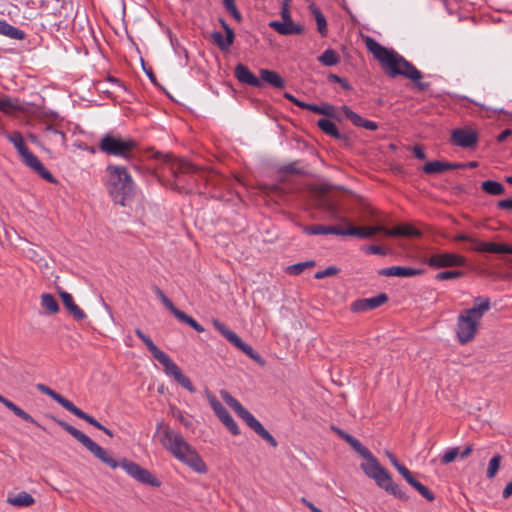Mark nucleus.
Wrapping results in <instances>:
<instances>
[{"mask_svg":"<svg viewBox=\"0 0 512 512\" xmlns=\"http://www.w3.org/2000/svg\"><path fill=\"white\" fill-rule=\"evenodd\" d=\"M154 157L162 161V171L151 174L164 186L179 193H192L201 181L207 182L205 171L188 160L177 159L170 154L156 152Z\"/></svg>","mask_w":512,"mask_h":512,"instance_id":"1","label":"nucleus"},{"mask_svg":"<svg viewBox=\"0 0 512 512\" xmlns=\"http://www.w3.org/2000/svg\"><path fill=\"white\" fill-rule=\"evenodd\" d=\"M51 419L72 437H74L79 443H81L90 453L93 454L95 458L110 468L116 469L117 467H121L127 472L128 475L140 483L148 484L153 487H159L161 485L160 481L149 470L141 467L133 461L127 460L126 458H122L119 462L116 461L104 448L94 442L82 431L78 430L64 420L58 419L54 416H51Z\"/></svg>","mask_w":512,"mask_h":512,"instance_id":"2","label":"nucleus"},{"mask_svg":"<svg viewBox=\"0 0 512 512\" xmlns=\"http://www.w3.org/2000/svg\"><path fill=\"white\" fill-rule=\"evenodd\" d=\"M366 47L373 56L381 63L382 68L391 78L404 76L412 80L416 87L424 91L428 88L429 83L421 82L422 73L403 56L392 49H388L372 38L366 39Z\"/></svg>","mask_w":512,"mask_h":512,"instance_id":"3","label":"nucleus"},{"mask_svg":"<svg viewBox=\"0 0 512 512\" xmlns=\"http://www.w3.org/2000/svg\"><path fill=\"white\" fill-rule=\"evenodd\" d=\"M156 434L162 446L175 458L198 473L206 472V465L195 449L180 434L162 422L157 424Z\"/></svg>","mask_w":512,"mask_h":512,"instance_id":"4","label":"nucleus"},{"mask_svg":"<svg viewBox=\"0 0 512 512\" xmlns=\"http://www.w3.org/2000/svg\"><path fill=\"white\" fill-rule=\"evenodd\" d=\"M490 308L491 303L488 297H476L471 308L463 309L459 313L455 332L460 344H467L475 338L481 319Z\"/></svg>","mask_w":512,"mask_h":512,"instance_id":"5","label":"nucleus"},{"mask_svg":"<svg viewBox=\"0 0 512 512\" xmlns=\"http://www.w3.org/2000/svg\"><path fill=\"white\" fill-rule=\"evenodd\" d=\"M107 190L113 201L125 206L135 193V184L126 167L109 164L106 167Z\"/></svg>","mask_w":512,"mask_h":512,"instance_id":"6","label":"nucleus"},{"mask_svg":"<svg viewBox=\"0 0 512 512\" xmlns=\"http://www.w3.org/2000/svg\"><path fill=\"white\" fill-rule=\"evenodd\" d=\"M221 398L225 403L240 417L247 426L252 429L258 436L265 440L270 446L277 447L276 439L264 428V426L235 399L228 391H220Z\"/></svg>","mask_w":512,"mask_h":512,"instance_id":"7","label":"nucleus"},{"mask_svg":"<svg viewBox=\"0 0 512 512\" xmlns=\"http://www.w3.org/2000/svg\"><path fill=\"white\" fill-rule=\"evenodd\" d=\"M137 148V142L132 138H123L117 133L104 134L98 143V149L107 154L130 160L133 151Z\"/></svg>","mask_w":512,"mask_h":512,"instance_id":"8","label":"nucleus"},{"mask_svg":"<svg viewBox=\"0 0 512 512\" xmlns=\"http://www.w3.org/2000/svg\"><path fill=\"white\" fill-rule=\"evenodd\" d=\"M426 264L432 268L463 267L466 265V259L458 254L449 252H438L431 254L425 260Z\"/></svg>","mask_w":512,"mask_h":512,"instance_id":"9","label":"nucleus"},{"mask_svg":"<svg viewBox=\"0 0 512 512\" xmlns=\"http://www.w3.org/2000/svg\"><path fill=\"white\" fill-rule=\"evenodd\" d=\"M206 397L214 413L219 418V420L224 424V426L233 435H239L240 429L235 420L233 419V417L231 416V414L228 412V410L217 400V398L211 392L206 391Z\"/></svg>","mask_w":512,"mask_h":512,"instance_id":"10","label":"nucleus"},{"mask_svg":"<svg viewBox=\"0 0 512 512\" xmlns=\"http://www.w3.org/2000/svg\"><path fill=\"white\" fill-rule=\"evenodd\" d=\"M159 363L163 365L166 374L173 377L174 380L182 387L191 393L196 392V388L192 384L191 380L182 373L181 369L170 359L168 355Z\"/></svg>","mask_w":512,"mask_h":512,"instance_id":"11","label":"nucleus"},{"mask_svg":"<svg viewBox=\"0 0 512 512\" xmlns=\"http://www.w3.org/2000/svg\"><path fill=\"white\" fill-rule=\"evenodd\" d=\"M364 459L366 462L362 463L360 468L366 476L373 479L379 485L389 475L388 471L381 466L378 459L372 453Z\"/></svg>","mask_w":512,"mask_h":512,"instance_id":"12","label":"nucleus"},{"mask_svg":"<svg viewBox=\"0 0 512 512\" xmlns=\"http://www.w3.org/2000/svg\"><path fill=\"white\" fill-rule=\"evenodd\" d=\"M21 159L27 167L31 168L41 178L52 184L57 183L56 178L32 152L26 151L21 155Z\"/></svg>","mask_w":512,"mask_h":512,"instance_id":"13","label":"nucleus"},{"mask_svg":"<svg viewBox=\"0 0 512 512\" xmlns=\"http://www.w3.org/2000/svg\"><path fill=\"white\" fill-rule=\"evenodd\" d=\"M451 141L461 148H473L478 142V133L473 129L458 128L452 131Z\"/></svg>","mask_w":512,"mask_h":512,"instance_id":"14","label":"nucleus"},{"mask_svg":"<svg viewBox=\"0 0 512 512\" xmlns=\"http://www.w3.org/2000/svg\"><path fill=\"white\" fill-rule=\"evenodd\" d=\"M388 301L386 293H380L371 298L358 299L351 304V311L359 313L378 308Z\"/></svg>","mask_w":512,"mask_h":512,"instance_id":"15","label":"nucleus"},{"mask_svg":"<svg viewBox=\"0 0 512 512\" xmlns=\"http://www.w3.org/2000/svg\"><path fill=\"white\" fill-rule=\"evenodd\" d=\"M379 232L384 233V226L378 225L375 227H354L350 225L346 229L340 228V236H354L361 239L371 238Z\"/></svg>","mask_w":512,"mask_h":512,"instance_id":"16","label":"nucleus"},{"mask_svg":"<svg viewBox=\"0 0 512 512\" xmlns=\"http://www.w3.org/2000/svg\"><path fill=\"white\" fill-rule=\"evenodd\" d=\"M470 250L481 253H498V254H512V247L507 244H500L494 242H480L477 241L476 245L470 246Z\"/></svg>","mask_w":512,"mask_h":512,"instance_id":"17","label":"nucleus"},{"mask_svg":"<svg viewBox=\"0 0 512 512\" xmlns=\"http://www.w3.org/2000/svg\"><path fill=\"white\" fill-rule=\"evenodd\" d=\"M423 273L422 269H416L411 267L404 266H391L387 268L380 269L378 274L381 276L387 277H413L417 275H421Z\"/></svg>","mask_w":512,"mask_h":512,"instance_id":"18","label":"nucleus"},{"mask_svg":"<svg viewBox=\"0 0 512 512\" xmlns=\"http://www.w3.org/2000/svg\"><path fill=\"white\" fill-rule=\"evenodd\" d=\"M235 77L241 83L260 88L262 87V81L256 77L245 65L239 63L235 67Z\"/></svg>","mask_w":512,"mask_h":512,"instance_id":"19","label":"nucleus"},{"mask_svg":"<svg viewBox=\"0 0 512 512\" xmlns=\"http://www.w3.org/2000/svg\"><path fill=\"white\" fill-rule=\"evenodd\" d=\"M60 297L62 299L64 306L75 320L81 321L86 318V314L78 305L74 303L73 297L70 293L61 291Z\"/></svg>","mask_w":512,"mask_h":512,"instance_id":"20","label":"nucleus"},{"mask_svg":"<svg viewBox=\"0 0 512 512\" xmlns=\"http://www.w3.org/2000/svg\"><path fill=\"white\" fill-rule=\"evenodd\" d=\"M384 234L391 237H420L422 235L420 230L411 225H399L391 229L384 227Z\"/></svg>","mask_w":512,"mask_h":512,"instance_id":"21","label":"nucleus"},{"mask_svg":"<svg viewBox=\"0 0 512 512\" xmlns=\"http://www.w3.org/2000/svg\"><path fill=\"white\" fill-rule=\"evenodd\" d=\"M43 138L50 144L65 146L66 135L53 125H47L43 131Z\"/></svg>","mask_w":512,"mask_h":512,"instance_id":"22","label":"nucleus"},{"mask_svg":"<svg viewBox=\"0 0 512 512\" xmlns=\"http://www.w3.org/2000/svg\"><path fill=\"white\" fill-rule=\"evenodd\" d=\"M0 402L22 420L41 428V425L31 415L14 404L12 401L5 398L3 395H0Z\"/></svg>","mask_w":512,"mask_h":512,"instance_id":"23","label":"nucleus"},{"mask_svg":"<svg viewBox=\"0 0 512 512\" xmlns=\"http://www.w3.org/2000/svg\"><path fill=\"white\" fill-rule=\"evenodd\" d=\"M380 488L384 489L387 493L393 495L402 501H407V494L399 487L398 484L394 483L390 474L387 475V478L383 479L381 483L378 485Z\"/></svg>","mask_w":512,"mask_h":512,"instance_id":"24","label":"nucleus"},{"mask_svg":"<svg viewBox=\"0 0 512 512\" xmlns=\"http://www.w3.org/2000/svg\"><path fill=\"white\" fill-rule=\"evenodd\" d=\"M36 388L43 394L45 395H48L49 397H51L54 401H56L59 405H61L64 409H66L67 411L70 410V408L72 407L73 403L68 400L67 398H65L64 396H62L61 394L57 393L56 391H54L53 389H51L50 387H48L47 385L45 384H42V383H38L36 385Z\"/></svg>","mask_w":512,"mask_h":512,"instance_id":"25","label":"nucleus"},{"mask_svg":"<svg viewBox=\"0 0 512 512\" xmlns=\"http://www.w3.org/2000/svg\"><path fill=\"white\" fill-rule=\"evenodd\" d=\"M262 84L265 82L271 85L274 88H284L285 81L284 79L276 72L268 69L260 70V78Z\"/></svg>","mask_w":512,"mask_h":512,"instance_id":"26","label":"nucleus"},{"mask_svg":"<svg viewBox=\"0 0 512 512\" xmlns=\"http://www.w3.org/2000/svg\"><path fill=\"white\" fill-rule=\"evenodd\" d=\"M303 231L306 234L309 235H327V234H334V235H340V227L339 226H326V225H310V226H304Z\"/></svg>","mask_w":512,"mask_h":512,"instance_id":"27","label":"nucleus"},{"mask_svg":"<svg viewBox=\"0 0 512 512\" xmlns=\"http://www.w3.org/2000/svg\"><path fill=\"white\" fill-rule=\"evenodd\" d=\"M282 21H271L269 26L282 35H288V0H283L281 8Z\"/></svg>","mask_w":512,"mask_h":512,"instance_id":"28","label":"nucleus"},{"mask_svg":"<svg viewBox=\"0 0 512 512\" xmlns=\"http://www.w3.org/2000/svg\"><path fill=\"white\" fill-rule=\"evenodd\" d=\"M135 334L138 336L139 339H141L144 344L146 345L147 349L151 352V354L153 355V357L157 360V361H161L162 359H164L167 354L165 352H163L162 350H160L154 343L153 341L151 340L150 337H148L147 335H145L142 330H140L139 328L135 329Z\"/></svg>","mask_w":512,"mask_h":512,"instance_id":"29","label":"nucleus"},{"mask_svg":"<svg viewBox=\"0 0 512 512\" xmlns=\"http://www.w3.org/2000/svg\"><path fill=\"white\" fill-rule=\"evenodd\" d=\"M211 38L215 42V44L218 46V48L222 51H226L230 48V46L234 43L235 40V33L229 32L224 37L221 32L214 31L211 34Z\"/></svg>","mask_w":512,"mask_h":512,"instance_id":"30","label":"nucleus"},{"mask_svg":"<svg viewBox=\"0 0 512 512\" xmlns=\"http://www.w3.org/2000/svg\"><path fill=\"white\" fill-rule=\"evenodd\" d=\"M236 348L241 350L244 354H246L249 358L253 359L256 362H261L260 355L254 351V349L245 343L237 334L230 341Z\"/></svg>","mask_w":512,"mask_h":512,"instance_id":"31","label":"nucleus"},{"mask_svg":"<svg viewBox=\"0 0 512 512\" xmlns=\"http://www.w3.org/2000/svg\"><path fill=\"white\" fill-rule=\"evenodd\" d=\"M457 165L441 162V161H430L423 166V171L426 174H439L448 170H452Z\"/></svg>","mask_w":512,"mask_h":512,"instance_id":"32","label":"nucleus"},{"mask_svg":"<svg viewBox=\"0 0 512 512\" xmlns=\"http://www.w3.org/2000/svg\"><path fill=\"white\" fill-rule=\"evenodd\" d=\"M317 126L327 135L335 138L342 139V135L339 133L337 126L334 122L327 118H321L317 121Z\"/></svg>","mask_w":512,"mask_h":512,"instance_id":"33","label":"nucleus"},{"mask_svg":"<svg viewBox=\"0 0 512 512\" xmlns=\"http://www.w3.org/2000/svg\"><path fill=\"white\" fill-rule=\"evenodd\" d=\"M69 412L72 413L73 415H75L76 417L86 421L87 423H89L90 425L94 426L95 428H97L99 430L104 429V426L97 419H95L93 416L89 415L88 413L82 411L80 408H78L74 404L70 408Z\"/></svg>","mask_w":512,"mask_h":512,"instance_id":"34","label":"nucleus"},{"mask_svg":"<svg viewBox=\"0 0 512 512\" xmlns=\"http://www.w3.org/2000/svg\"><path fill=\"white\" fill-rule=\"evenodd\" d=\"M8 502L16 507H26L34 503V498L27 492H20L14 497H9Z\"/></svg>","mask_w":512,"mask_h":512,"instance_id":"35","label":"nucleus"},{"mask_svg":"<svg viewBox=\"0 0 512 512\" xmlns=\"http://www.w3.org/2000/svg\"><path fill=\"white\" fill-rule=\"evenodd\" d=\"M174 317L177 318L179 321L189 325L190 327H192L194 330H196L197 332L201 333V332H204V327L199 324L196 320H194L191 316H189L188 314H186L185 312L179 310L178 308L176 309V311L173 313Z\"/></svg>","mask_w":512,"mask_h":512,"instance_id":"36","label":"nucleus"},{"mask_svg":"<svg viewBox=\"0 0 512 512\" xmlns=\"http://www.w3.org/2000/svg\"><path fill=\"white\" fill-rule=\"evenodd\" d=\"M481 188L485 193L493 196L501 195L505 191L504 186L500 182L493 180H486L482 182Z\"/></svg>","mask_w":512,"mask_h":512,"instance_id":"37","label":"nucleus"},{"mask_svg":"<svg viewBox=\"0 0 512 512\" xmlns=\"http://www.w3.org/2000/svg\"><path fill=\"white\" fill-rule=\"evenodd\" d=\"M7 139L14 145L20 156L29 150L25 145L23 136L20 132L14 131L12 133H9L7 135Z\"/></svg>","mask_w":512,"mask_h":512,"instance_id":"38","label":"nucleus"},{"mask_svg":"<svg viewBox=\"0 0 512 512\" xmlns=\"http://www.w3.org/2000/svg\"><path fill=\"white\" fill-rule=\"evenodd\" d=\"M318 61L325 66H334L340 62V56L335 50L327 49L318 57Z\"/></svg>","mask_w":512,"mask_h":512,"instance_id":"39","label":"nucleus"},{"mask_svg":"<svg viewBox=\"0 0 512 512\" xmlns=\"http://www.w3.org/2000/svg\"><path fill=\"white\" fill-rule=\"evenodd\" d=\"M23 107L18 100L5 96L0 99V111L4 113H10L12 111H22Z\"/></svg>","mask_w":512,"mask_h":512,"instance_id":"40","label":"nucleus"},{"mask_svg":"<svg viewBox=\"0 0 512 512\" xmlns=\"http://www.w3.org/2000/svg\"><path fill=\"white\" fill-rule=\"evenodd\" d=\"M41 305L50 314H55L59 311V305L52 294H42Z\"/></svg>","mask_w":512,"mask_h":512,"instance_id":"41","label":"nucleus"},{"mask_svg":"<svg viewBox=\"0 0 512 512\" xmlns=\"http://www.w3.org/2000/svg\"><path fill=\"white\" fill-rule=\"evenodd\" d=\"M312 14L317 24V30L322 36L327 35V22L323 13L316 7L311 6Z\"/></svg>","mask_w":512,"mask_h":512,"instance_id":"42","label":"nucleus"},{"mask_svg":"<svg viewBox=\"0 0 512 512\" xmlns=\"http://www.w3.org/2000/svg\"><path fill=\"white\" fill-rule=\"evenodd\" d=\"M501 461H502V456L500 454H496L490 459L488 468L486 471V476L488 479H493L496 476V474L500 468Z\"/></svg>","mask_w":512,"mask_h":512,"instance_id":"43","label":"nucleus"},{"mask_svg":"<svg viewBox=\"0 0 512 512\" xmlns=\"http://www.w3.org/2000/svg\"><path fill=\"white\" fill-rule=\"evenodd\" d=\"M213 323V326L215 327V329L227 340V341H231L233 339V337L236 335L235 332H233L232 330H230L224 323H222L221 321H219L218 319H213L212 321Z\"/></svg>","mask_w":512,"mask_h":512,"instance_id":"44","label":"nucleus"},{"mask_svg":"<svg viewBox=\"0 0 512 512\" xmlns=\"http://www.w3.org/2000/svg\"><path fill=\"white\" fill-rule=\"evenodd\" d=\"M347 443L363 458L370 456L371 452L355 437H347Z\"/></svg>","mask_w":512,"mask_h":512,"instance_id":"45","label":"nucleus"},{"mask_svg":"<svg viewBox=\"0 0 512 512\" xmlns=\"http://www.w3.org/2000/svg\"><path fill=\"white\" fill-rule=\"evenodd\" d=\"M3 36L13 40H23L26 37V33L23 30L8 23Z\"/></svg>","mask_w":512,"mask_h":512,"instance_id":"46","label":"nucleus"},{"mask_svg":"<svg viewBox=\"0 0 512 512\" xmlns=\"http://www.w3.org/2000/svg\"><path fill=\"white\" fill-rule=\"evenodd\" d=\"M153 291L156 296L160 299L163 305L173 314L177 307L173 304V302L164 294V292L158 287L153 286Z\"/></svg>","mask_w":512,"mask_h":512,"instance_id":"47","label":"nucleus"},{"mask_svg":"<svg viewBox=\"0 0 512 512\" xmlns=\"http://www.w3.org/2000/svg\"><path fill=\"white\" fill-rule=\"evenodd\" d=\"M343 114L345 115V117L350 120L353 125L357 126V127H360L361 126V123L363 121V118L355 113L354 111H352L348 106L344 105L342 106L341 108Z\"/></svg>","mask_w":512,"mask_h":512,"instance_id":"48","label":"nucleus"},{"mask_svg":"<svg viewBox=\"0 0 512 512\" xmlns=\"http://www.w3.org/2000/svg\"><path fill=\"white\" fill-rule=\"evenodd\" d=\"M463 275H464L463 271L449 270V271L439 272L438 274H436L435 278H436V280L444 281V280L457 279V278L462 277Z\"/></svg>","mask_w":512,"mask_h":512,"instance_id":"49","label":"nucleus"},{"mask_svg":"<svg viewBox=\"0 0 512 512\" xmlns=\"http://www.w3.org/2000/svg\"><path fill=\"white\" fill-rule=\"evenodd\" d=\"M314 266L315 262L312 260L290 265V274L292 273L298 275L302 273L306 268H311Z\"/></svg>","mask_w":512,"mask_h":512,"instance_id":"50","label":"nucleus"},{"mask_svg":"<svg viewBox=\"0 0 512 512\" xmlns=\"http://www.w3.org/2000/svg\"><path fill=\"white\" fill-rule=\"evenodd\" d=\"M459 455V448L455 447L446 451L441 457V463L446 465L453 462Z\"/></svg>","mask_w":512,"mask_h":512,"instance_id":"51","label":"nucleus"},{"mask_svg":"<svg viewBox=\"0 0 512 512\" xmlns=\"http://www.w3.org/2000/svg\"><path fill=\"white\" fill-rule=\"evenodd\" d=\"M170 412L174 418H176L178 421H180L184 425V427H186V428L192 427V422L187 420L184 417L183 412L181 410H179L176 407H171Z\"/></svg>","mask_w":512,"mask_h":512,"instance_id":"52","label":"nucleus"},{"mask_svg":"<svg viewBox=\"0 0 512 512\" xmlns=\"http://www.w3.org/2000/svg\"><path fill=\"white\" fill-rule=\"evenodd\" d=\"M338 271H339L338 268H336L334 266H329L324 270L316 272L314 277L316 279H323L328 276L336 275L338 273Z\"/></svg>","mask_w":512,"mask_h":512,"instance_id":"53","label":"nucleus"},{"mask_svg":"<svg viewBox=\"0 0 512 512\" xmlns=\"http://www.w3.org/2000/svg\"><path fill=\"white\" fill-rule=\"evenodd\" d=\"M415 489L428 501H433L435 499L434 494L422 483H419Z\"/></svg>","mask_w":512,"mask_h":512,"instance_id":"54","label":"nucleus"},{"mask_svg":"<svg viewBox=\"0 0 512 512\" xmlns=\"http://www.w3.org/2000/svg\"><path fill=\"white\" fill-rule=\"evenodd\" d=\"M320 114L327 117L335 118V107L329 103H323L320 106Z\"/></svg>","mask_w":512,"mask_h":512,"instance_id":"55","label":"nucleus"},{"mask_svg":"<svg viewBox=\"0 0 512 512\" xmlns=\"http://www.w3.org/2000/svg\"><path fill=\"white\" fill-rule=\"evenodd\" d=\"M329 80H331L332 82L339 83L346 90L350 89V85L347 83V81L336 74H330Z\"/></svg>","mask_w":512,"mask_h":512,"instance_id":"56","label":"nucleus"},{"mask_svg":"<svg viewBox=\"0 0 512 512\" xmlns=\"http://www.w3.org/2000/svg\"><path fill=\"white\" fill-rule=\"evenodd\" d=\"M366 252L371 254L386 255L385 249L378 245L368 246Z\"/></svg>","mask_w":512,"mask_h":512,"instance_id":"57","label":"nucleus"},{"mask_svg":"<svg viewBox=\"0 0 512 512\" xmlns=\"http://www.w3.org/2000/svg\"><path fill=\"white\" fill-rule=\"evenodd\" d=\"M497 207L502 210L512 211V199H503L497 202Z\"/></svg>","mask_w":512,"mask_h":512,"instance_id":"58","label":"nucleus"},{"mask_svg":"<svg viewBox=\"0 0 512 512\" xmlns=\"http://www.w3.org/2000/svg\"><path fill=\"white\" fill-rule=\"evenodd\" d=\"M395 468L404 477L405 480H407L408 478H410L412 476V473L409 471V469L407 467H405L404 465H402L401 463L397 464Z\"/></svg>","mask_w":512,"mask_h":512,"instance_id":"59","label":"nucleus"},{"mask_svg":"<svg viewBox=\"0 0 512 512\" xmlns=\"http://www.w3.org/2000/svg\"><path fill=\"white\" fill-rule=\"evenodd\" d=\"M413 154L417 159L420 160H424L426 158V154L420 145H415L413 147Z\"/></svg>","mask_w":512,"mask_h":512,"instance_id":"60","label":"nucleus"},{"mask_svg":"<svg viewBox=\"0 0 512 512\" xmlns=\"http://www.w3.org/2000/svg\"><path fill=\"white\" fill-rule=\"evenodd\" d=\"M362 128H365L367 130H376L378 128V125L376 122H373V121H370V120H367V119H364L363 118V121L361 123V126Z\"/></svg>","mask_w":512,"mask_h":512,"instance_id":"61","label":"nucleus"},{"mask_svg":"<svg viewBox=\"0 0 512 512\" xmlns=\"http://www.w3.org/2000/svg\"><path fill=\"white\" fill-rule=\"evenodd\" d=\"M305 174V168H299L296 162H290V174Z\"/></svg>","mask_w":512,"mask_h":512,"instance_id":"62","label":"nucleus"},{"mask_svg":"<svg viewBox=\"0 0 512 512\" xmlns=\"http://www.w3.org/2000/svg\"><path fill=\"white\" fill-rule=\"evenodd\" d=\"M272 193L279 197H285V189L278 184L272 186Z\"/></svg>","mask_w":512,"mask_h":512,"instance_id":"63","label":"nucleus"},{"mask_svg":"<svg viewBox=\"0 0 512 512\" xmlns=\"http://www.w3.org/2000/svg\"><path fill=\"white\" fill-rule=\"evenodd\" d=\"M502 496L503 498L507 499L509 498L510 496H512V481H510L509 483H507V485L505 486L503 492H502Z\"/></svg>","mask_w":512,"mask_h":512,"instance_id":"64","label":"nucleus"}]
</instances>
